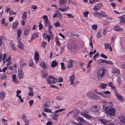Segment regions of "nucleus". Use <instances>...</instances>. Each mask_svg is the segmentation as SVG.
I'll return each mask as SVG.
<instances>
[{
    "label": "nucleus",
    "instance_id": "nucleus-45",
    "mask_svg": "<svg viewBox=\"0 0 125 125\" xmlns=\"http://www.w3.org/2000/svg\"><path fill=\"white\" fill-rule=\"evenodd\" d=\"M105 63L108 64H113V63L112 62L110 61H107L105 60Z\"/></svg>",
    "mask_w": 125,
    "mask_h": 125
},
{
    "label": "nucleus",
    "instance_id": "nucleus-50",
    "mask_svg": "<svg viewBox=\"0 0 125 125\" xmlns=\"http://www.w3.org/2000/svg\"><path fill=\"white\" fill-rule=\"evenodd\" d=\"M125 23V21L124 20H121L119 22V23L121 25H123Z\"/></svg>",
    "mask_w": 125,
    "mask_h": 125
},
{
    "label": "nucleus",
    "instance_id": "nucleus-56",
    "mask_svg": "<svg viewBox=\"0 0 125 125\" xmlns=\"http://www.w3.org/2000/svg\"><path fill=\"white\" fill-rule=\"evenodd\" d=\"M16 97H18V98L20 99V101L21 102L23 103L24 102L23 100L22 99L20 95H19V96H17Z\"/></svg>",
    "mask_w": 125,
    "mask_h": 125
},
{
    "label": "nucleus",
    "instance_id": "nucleus-14",
    "mask_svg": "<svg viewBox=\"0 0 125 125\" xmlns=\"http://www.w3.org/2000/svg\"><path fill=\"white\" fill-rule=\"evenodd\" d=\"M6 95V94L4 91H1L0 92V99L1 101H3L4 99V97Z\"/></svg>",
    "mask_w": 125,
    "mask_h": 125
},
{
    "label": "nucleus",
    "instance_id": "nucleus-59",
    "mask_svg": "<svg viewBox=\"0 0 125 125\" xmlns=\"http://www.w3.org/2000/svg\"><path fill=\"white\" fill-rule=\"evenodd\" d=\"M21 93V91L20 90H18L16 92L17 94L16 96H19V94H20Z\"/></svg>",
    "mask_w": 125,
    "mask_h": 125
},
{
    "label": "nucleus",
    "instance_id": "nucleus-1",
    "mask_svg": "<svg viewBox=\"0 0 125 125\" xmlns=\"http://www.w3.org/2000/svg\"><path fill=\"white\" fill-rule=\"evenodd\" d=\"M103 109L105 110V112L106 114H108L112 116L114 115L115 110L114 108L106 106L105 104L103 105Z\"/></svg>",
    "mask_w": 125,
    "mask_h": 125
},
{
    "label": "nucleus",
    "instance_id": "nucleus-33",
    "mask_svg": "<svg viewBox=\"0 0 125 125\" xmlns=\"http://www.w3.org/2000/svg\"><path fill=\"white\" fill-rule=\"evenodd\" d=\"M29 66L31 67H34V65L33 63V60L32 59L30 60L29 63Z\"/></svg>",
    "mask_w": 125,
    "mask_h": 125
},
{
    "label": "nucleus",
    "instance_id": "nucleus-7",
    "mask_svg": "<svg viewBox=\"0 0 125 125\" xmlns=\"http://www.w3.org/2000/svg\"><path fill=\"white\" fill-rule=\"evenodd\" d=\"M50 103L48 100H46L45 101L42 106L44 108H48L50 105Z\"/></svg>",
    "mask_w": 125,
    "mask_h": 125
},
{
    "label": "nucleus",
    "instance_id": "nucleus-34",
    "mask_svg": "<svg viewBox=\"0 0 125 125\" xmlns=\"http://www.w3.org/2000/svg\"><path fill=\"white\" fill-rule=\"evenodd\" d=\"M104 94H108L107 96H106V97H108L110 96H111V93L110 92L108 91H106L104 92Z\"/></svg>",
    "mask_w": 125,
    "mask_h": 125
},
{
    "label": "nucleus",
    "instance_id": "nucleus-54",
    "mask_svg": "<svg viewBox=\"0 0 125 125\" xmlns=\"http://www.w3.org/2000/svg\"><path fill=\"white\" fill-rule=\"evenodd\" d=\"M63 97L62 96H57L56 97V99L57 100H61L63 99Z\"/></svg>",
    "mask_w": 125,
    "mask_h": 125
},
{
    "label": "nucleus",
    "instance_id": "nucleus-63",
    "mask_svg": "<svg viewBox=\"0 0 125 125\" xmlns=\"http://www.w3.org/2000/svg\"><path fill=\"white\" fill-rule=\"evenodd\" d=\"M63 81V79L61 77L59 78V79L57 81L58 82H61Z\"/></svg>",
    "mask_w": 125,
    "mask_h": 125
},
{
    "label": "nucleus",
    "instance_id": "nucleus-39",
    "mask_svg": "<svg viewBox=\"0 0 125 125\" xmlns=\"http://www.w3.org/2000/svg\"><path fill=\"white\" fill-rule=\"evenodd\" d=\"M105 60H103L102 59H100L97 61V62L100 63H105Z\"/></svg>",
    "mask_w": 125,
    "mask_h": 125
},
{
    "label": "nucleus",
    "instance_id": "nucleus-28",
    "mask_svg": "<svg viewBox=\"0 0 125 125\" xmlns=\"http://www.w3.org/2000/svg\"><path fill=\"white\" fill-rule=\"evenodd\" d=\"M112 73H117L118 74H119L120 73V72L119 71V70L117 68H115L112 71Z\"/></svg>",
    "mask_w": 125,
    "mask_h": 125
},
{
    "label": "nucleus",
    "instance_id": "nucleus-20",
    "mask_svg": "<svg viewBox=\"0 0 125 125\" xmlns=\"http://www.w3.org/2000/svg\"><path fill=\"white\" fill-rule=\"evenodd\" d=\"M115 95L121 101H123L124 100L123 97L120 95L118 94L116 91H115Z\"/></svg>",
    "mask_w": 125,
    "mask_h": 125
},
{
    "label": "nucleus",
    "instance_id": "nucleus-15",
    "mask_svg": "<svg viewBox=\"0 0 125 125\" xmlns=\"http://www.w3.org/2000/svg\"><path fill=\"white\" fill-rule=\"evenodd\" d=\"M75 77L74 75L73 74L69 78V81L70 82V84L72 85L73 84L74 79H75Z\"/></svg>",
    "mask_w": 125,
    "mask_h": 125
},
{
    "label": "nucleus",
    "instance_id": "nucleus-6",
    "mask_svg": "<svg viewBox=\"0 0 125 125\" xmlns=\"http://www.w3.org/2000/svg\"><path fill=\"white\" fill-rule=\"evenodd\" d=\"M80 114L84 117H90V115H88V112L85 110L80 112Z\"/></svg>",
    "mask_w": 125,
    "mask_h": 125
},
{
    "label": "nucleus",
    "instance_id": "nucleus-58",
    "mask_svg": "<svg viewBox=\"0 0 125 125\" xmlns=\"http://www.w3.org/2000/svg\"><path fill=\"white\" fill-rule=\"evenodd\" d=\"M44 23L46 26H47L49 24V20H44Z\"/></svg>",
    "mask_w": 125,
    "mask_h": 125
},
{
    "label": "nucleus",
    "instance_id": "nucleus-25",
    "mask_svg": "<svg viewBox=\"0 0 125 125\" xmlns=\"http://www.w3.org/2000/svg\"><path fill=\"white\" fill-rule=\"evenodd\" d=\"M32 37L31 40L34 39L35 38L39 37V33H34L32 35Z\"/></svg>",
    "mask_w": 125,
    "mask_h": 125
},
{
    "label": "nucleus",
    "instance_id": "nucleus-32",
    "mask_svg": "<svg viewBox=\"0 0 125 125\" xmlns=\"http://www.w3.org/2000/svg\"><path fill=\"white\" fill-rule=\"evenodd\" d=\"M78 121L81 123H83L84 122V120L82 118H78L77 119Z\"/></svg>",
    "mask_w": 125,
    "mask_h": 125
},
{
    "label": "nucleus",
    "instance_id": "nucleus-19",
    "mask_svg": "<svg viewBox=\"0 0 125 125\" xmlns=\"http://www.w3.org/2000/svg\"><path fill=\"white\" fill-rule=\"evenodd\" d=\"M65 110V109L63 108L59 109L58 110H56L55 111V113L54 114V116L55 117H58L59 115L58 114H57L59 112H61L62 111H64Z\"/></svg>",
    "mask_w": 125,
    "mask_h": 125
},
{
    "label": "nucleus",
    "instance_id": "nucleus-8",
    "mask_svg": "<svg viewBox=\"0 0 125 125\" xmlns=\"http://www.w3.org/2000/svg\"><path fill=\"white\" fill-rule=\"evenodd\" d=\"M67 2V0H59V4L60 7L66 5Z\"/></svg>",
    "mask_w": 125,
    "mask_h": 125
},
{
    "label": "nucleus",
    "instance_id": "nucleus-51",
    "mask_svg": "<svg viewBox=\"0 0 125 125\" xmlns=\"http://www.w3.org/2000/svg\"><path fill=\"white\" fill-rule=\"evenodd\" d=\"M89 12L88 11H86L84 12L83 13V16L84 17H86L87 16Z\"/></svg>",
    "mask_w": 125,
    "mask_h": 125
},
{
    "label": "nucleus",
    "instance_id": "nucleus-38",
    "mask_svg": "<svg viewBox=\"0 0 125 125\" xmlns=\"http://www.w3.org/2000/svg\"><path fill=\"white\" fill-rule=\"evenodd\" d=\"M96 93L104 97H106V96L104 95V92H97Z\"/></svg>",
    "mask_w": 125,
    "mask_h": 125
},
{
    "label": "nucleus",
    "instance_id": "nucleus-41",
    "mask_svg": "<svg viewBox=\"0 0 125 125\" xmlns=\"http://www.w3.org/2000/svg\"><path fill=\"white\" fill-rule=\"evenodd\" d=\"M17 37H20L21 36V32L22 31L20 30L19 29H18L17 30Z\"/></svg>",
    "mask_w": 125,
    "mask_h": 125
},
{
    "label": "nucleus",
    "instance_id": "nucleus-31",
    "mask_svg": "<svg viewBox=\"0 0 125 125\" xmlns=\"http://www.w3.org/2000/svg\"><path fill=\"white\" fill-rule=\"evenodd\" d=\"M22 18L23 20H26L27 18V13L26 12L24 11L23 12Z\"/></svg>",
    "mask_w": 125,
    "mask_h": 125
},
{
    "label": "nucleus",
    "instance_id": "nucleus-11",
    "mask_svg": "<svg viewBox=\"0 0 125 125\" xmlns=\"http://www.w3.org/2000/svg\"><path fill=\"white\" fill-rule=\"evenodd\" d=\"M18 76L20 79L23 77L24 76V73L22 70L21 69H18Z\"/></svg>",
    "mask_w": 125,
    "mask_h": 125
},
{
    "label": "nucleus",
    "instance_id": "nucleus-17",
    "mask_svg": "<svg viewBox=\"0 0 125 125\" xmlns=\"http://www.w3.org/2000/svg\"><path fill=\"white\" fill-rule=\"evenodd\" d=\"M114 29V31H123V29L120 28L119 26L118 25L115 26Z\"/></svg>",
    "mask_w": 125,
    "mask_h": 125
},
{
    "label": "nucleus",
    "instance_id": "nucleus-64",
    "mask_svg": "<svg viewBox=\"0 0 125 125\" xmlns=\"http://www.w3.org/2000/svg\"><path fill=\"white\" fill-rule=\"evenodd\" d=\"M121 20H124L125 19V14L122 16H121L119 17Z\"/></svg>",
    "mask_w": 125,
    "mask_h": 125
},
{
    "label": "nucleus",
    "instance_id": "nucleus-49",
    "mask_svg": "<svg viewBox=\"0 0 125 125\" xmlns=\"http://www.w3.org/2000/svg\"><path fill=\"white\" fill-rule=\"evenodd\" d=\"M99 120L103 124H105L106 123V121L103 119H100Z\"/></svg>",
    "mask_w": 125,
    "mask_h": 125
},
{
    "label": "nucleus",
    "instance_id": "nucleus-5",
    "mask_svg": "<svg viewBox=\"0 0 125 125\" xmlns=\"http://www.w3.org/2000/svg\"><path fill=\"white\" fill-rule=\"evenodd\" d=\"M47 83L49 84L55 83L57 82V80L52 76H49L46 79Z\"/></svg>",
    "mask_w": 125,
    "mask_h": 125
},
{
    "label": "nucleus",
    "instance_id": "nucleus-12",
    "mask_svg": "<svg viewBox=\"0 0 125 125\" xmlns=\"http://www.w3.org/2000/svg\"><path fill=\"white\" fill-rule=\"evenodd\" d=\"M98 107L96 105H93L91 107L90 110L94 112H96L98 110Z\"/></svg>",
    "mask_w": 125,
    "mask_h": 125
},
{
    "label": "nucleus",
    "instance_id": "nucleus-35",
    "mask_svg": "<svg viewBox=\"0 0 125 125\" xmlns=\"http://www.w3.org/2000/svg\"><path fill=\"white\" fill-rule=\"evenodd\" d=\"M13 81L15 82H17L18 81L16 79V75L15 74H13L12 76Z\"/></svg>",
    "mask_w": 125,
    "mask_h": 125
},
{
    "label": "nucleus",
    "instance_id": "nucleus-53",
    "mask_svg": "<svg viewBox=\"0 0 125 125\" xmlns=\"http://www.w3.org/2000/svg\"><path fill=\"white\" fill-rule=\"evenodd\" d=\"M7 76L5 75H4L1 76V79L3 80L7 78Z\"/></svg>",
    "mask_w": 125,
    "mask_h": 125
},
{
    "label": "nucleus",
    "instance_id": "nucleus-2",
    "mask_svg": "<svg viewBox=\"0 0 125 125\" xmlns=\"http://www.w3.org/2000/svg\"><path fill=\"white\" fill-rule=\"evenodd\" d=\"M80 113V111L77 108H76L69 112L67 115V117H80L79 116Z\"/></svg>",
    "mask_w": 125,
    "mask_h": 125
},
{
    "label": "nucleus",
    "instance_id": "nucleus-61",
    "mask_svg": "<svg viewBox=\"0 0 125 125\" xmlns=\"http://www.w3.org/2000/svg\"><path fill=\"white\" fill-rule=\"evenodd\" d=\"M31 7L32 9L35 10L36 9L37 7L36 5L34 4Z\"/></svg>",
    "mask_w": 125,
    "mask_h": 125
},
{
    "label": "nucleus",
    "instance_id": "nucleus-24",
    "mask_svg": "<svg viewBox=\"0 0 125 125\" xmlns=\"http://www.w3.org/2000/svg\"><path fill=\"white\" fill-rule=\"evenodd\" d=\"M18 24V21H16L15 22H13L12 24V27L13 29H15L17 28Z\"/></svg>",
    "mask_w": 125,
    "mask_h": 125
},
{
    "label": "nucleus",
    "instance_id": "nucleus-47",
    "mask_svg": "<svg viewBox=\"0 0 125 125\" xmlns=\"http://www.w3.org/2000/svg\"><path fill=\"white\" fill-rule=\"evenodd\" d=\"M92 29L94 30H95L97 28V26L96 25H93L92 26Z\"/></svg>",
    "mask_w": 125,
    "mask_h": 125
},
{
    "label": "nucleus",
    "instance_id": "nucleus-43",
    "mask_svg": "<svg viewBox=\"0 0 125 125\" xmlns=\"http://www.w3.org/2000/svg\"><path fill=\"white\" fill-rule=\"evenodd\" d=\"M46 44V42L43 41L41 44V46L44 48L45 47Z\"/></svg>",
    "mask_w": 125,
    "mask_h": 125
},
{
    "label": "nucleus",
    "instance_id": "nucleus-22",
    "mask_svg": "<svg viewBox=\"0 0 125 125\" xmlns=\"http://www.w3.org/2000/svg\"><path fill=\"white\" fill-rule=\"evenodd\" d=\"M30 30V27L29 26H28L25 29L24 32V34L25 35H27L28 34Z\"/></svg>",
    "mask_w": 125,
    "mask_h": 125
},
{
    "label": "nucleus",
    "instance_id": "nucleus-48",
    "mask_svg": "<svg viewBox=\"0 0 125 125\" xmlns=\"http://www.w3.org/2000/svg\"><path fill=\"white\" fill-rule=\"evenodd\" d=\"M54 25L56 27H58L60 26V23L59 21H58L56 23H54Z\"/></svg>",
    "mask_w": 125,
    "mask_h": 125
},
{
    "label": "nucleus",
    "instance_id": "nucleus-62",
    "mask_svg": "<svg viewBox=\"0 0 125 125\" xmlns=\"http://www.w3.org/2000/svg\"><path fill=\"white\" fill-rule=\"evenodd\" d=\"M34 102V101L33 100H31L29 101V103L30 106H31L33 104Z\"/></svg>",
    "mask_w": 125,
    "mask_h": 125
},
{
    "label": "nucleus",
    "instance_id": "nucleus-18",
    "mask_svg": "<svg viewBox=\"0 0 125 125\" xmlns=\"http://www.w3.org/2000/svg\"><path fill=\"white\" fill-rule=\"evenodd\" d=\"M6 20L5 18H3L0 21L1 23L3 25H4L5 26H7L8 25L9 22H8L6 21L5 22Z\"/></svg>",
    "mask_w": 125,
    "mask_h": 125
},
{
    "label": "nucleus",
    "instance_id": "nucleus-60",
    "mask_svg": "<svg viewBox=\"0 0 125 125\" xmlns=\"http://www.w3.org/2000/svg\"><path fill=\"white\" fill-rule=\"evenodd\" d=\"M108 27H106L104 29V31L103 32V33L104 35H105L106 32H107V30H106L107 28H108Z\"/></svg>",
    "mask_w": 125,
    "mask_h": 125
},
{
    "label": "nucleus",
    "instance_id": "nucleus-37",
    "mask_svg": "<svg viewBox=\"0 0 125 125\" xmlns=\"http://www.w3.org/2000/svg\"><path fill=\"white\" fill-rule=\"evenodd\" d=\"M109 44H108L107 43H104V48L105 50H107L109 47Z\"/></svg>",
    "mask_w": 125,
    "mask_h": 125
},
{
    "label": "nucleus",
    "instance_id": "nucleus-30",
    "mask_svg": "<svg viewBox=\"0 0 125 125\" xmlns=\"http://www.w3.org/2000/svg\"><path fill=\"white\" fill-rule=\"evenodd\" d=\"M5 40V37L3 36H2L0 35V46H1L3 43L2 40L4 41Z\"/></svg>",
    "mask_w": 125,
    "mask_h": 125
},
{
    "label": "nucleus",
    "instance_id": "nucleus-55",
    "mask_svg": "<svg viewBox=\"0 0 125 125\" xmlns=\"http://www.w3.org/2000/svg\"><path fill=\"white\" fill-rule=\"evenodd\" d=\"M23 119L25 123H29V120L27 119V118H23Z\"/></svg>",
    "mask_w": 125,
    "mask_h": 125
},
{
    "label": "nucleus",
    "instance_id": "nucleus-10",
    "mask_svg": "<svg viewBox=\"0 0 125 125\" xmlns=\"http://www.w3.org/2000/svg\"><path fill=\"white\" fill-rule=\"evenodd\" d=\"M73 61L71 59H70L69 61L68 62V64L67 67L69 68L70 69L73 67Z\"/></svg>",
    "mask_w": 125,
    "mask_h": 125
},
{
    "label": "nucleus",
    "instance_id": "nucleus-52",
    "mask_svg": "<svg viewBox=\"0 0 125 125\" xmlns=\"http://www.w3.org/2000/svg\"><path fill=\"white\" fill-rule=\"evenodd\" d=\"M103 17H106L107 19H108L109 20H112V19L111 17H109L106 14H104V16H103Z\"/></svg>",
    "mask_w": 125,
    "mask_h": 125
},
{
    "label": "nucleus",
    "instance_id": "nucleus-16",
    "mask_svg": "<svg viewBox=\"0 0 125 125\" xmlns=\"http://www.w3.org/2000/svg\"><path fill=\"white\" fill-rule=\"evenodd\" d=\"M39 54L38 52H37L35 53V55L34 57V60L36 63L38 62L39 60Z\"/></svg>",
    "mask_w": 125,
    "mask_h": 125
},
{
    "label": "nucleus",
    "instance_id": "nucleus-44",
    "mask_svg": "<svg viewBox=\"0 0 125 125\" xmlns=\"http://www.w3.org/2000/svg\"><path fill=\"white\" fill-rule=\"evenodd\" d=\"M55 41L56 44L57 45H59L60 44V42L59 41L58 38L57 37H56V38Z\"/></svg>",
    "mask_w": 125,
    "mask_h": 125
},
{
    "label": "nucleus",
    "instance_id": "nucleus-13",
    "mask_svg": "<svg viewBox=\"0 0 125 125\" xmlns=\"http://www.w3.org/2000/svg\"><path fill=\"white\" fill-rule=\"evenodd\" d=\"M103 6V5L101 3H98L93 7V9L95 10H98Z\"/></svg>",
    "mask_w": 125,
    "mask_h": 125
},
{
    "label": "nucleus",
    "instance_id": "nucleus-46",
    "mask_svg": "<svg viewBox=\"0 0 125 125\" xmlns=\"http://www.w3.org/2000/svg\"><path fill=\"white\" fill-rule=\"evenodd\" d=\"M99 1V0H89V2L90 3L93 4L94 2H98Z\"/></svg>",
    "mask_w": 125,
    "mask_h": 125
},
{
    "label": "nucleus",
    "instance_id": "nucleus-42",
    "mask_svg": "<svg viewBox=\"0 0 125 125\" xmlns=\"http://www.w3.org/2000/svg\"><path fill=\"white\" fill-rule=\"evenodd\" d=\"M61 69L62 70H64L66 68V67L64 65V64L63 62H61Z\"/></svg>",
    "mask_w": 125,
    "mask_h": 125
},
{
    "label": "nucleus",
    "instance_id": "nucleus-40",
    "mask_svg": "<svg viewBox=\"0 0 125 125\" xmlns=\"http://www.w3.org/2000/svg\"><path fill=\"white\" fill-rule=\"evenodd\" d=\"M44 111L45 112L49 113H51L52 112L51 110L50 109H48L47 108H45Z\"/></svg>",
    "mask_w": 125,
    "mask_h": 125
},
{
    "label": "nucleus",
    "instance_id": "nucleus-21",
    "mask_svg": "<svg viewBox=\"0 0 125 125\" xmlns=\"http://www.w3.org/2000/svg\"><path fill=\"white\" fill-rule=\"evenodd\" d=\"M70 46V47L69 48L71 52H73L76 51V47L75 45L74 44H72Z\"/></svg>",
    "mask_w": 125,
    "mask_h": 125
},
{
    "label": "nucleus",
    "instance_id": "nucleus-27",
    "mask_svg": "<svg viewBox=\"0 0 125 125\" xmlns=\"http://www.w3.org/2000/svg\"><path fill=\"white\" fill-rule=\"evenodd\" d=\"M107 84H106L101 83L100 84V86L102 89H105L107 87Z\"/></svg>",
    "mask_w": 125,
    "mask_h": 125
},
{
    "label": "nucleus",
    "instance_id": "nucleus-23",
    "mask_svg": "<svg viewBox=\"0 0 125 125\" xmlns=\"http://www.w3.org/2000/svg\"><path fill=\"white\" fill-rule=\"evenodd\" d=\"M40 65L41 67L45 69H47V66L44 62H42L40 64Z\"/></svg>",
    "mask_w": 125,
    "mask_h": 125
},
{
    "label": "nucleus",
    "instance_id": "nucleus-57",
    "mask_svg": "<svg viewBox=\"0 0 125 125\" xmlns=\"http://www.w3.org/2000/svg\"><path fill=\"white\" fill-rule=\"evenodd\" d=\"M48 33L49 34V35L51 37H52L53 35L52 34V32L51 30H49L48 31Z\"/></svg>",
    "mask_w": 125,
    "mask_h": 125
},
{
    "label": "nucleus",
    "instance_id": "nucleus-4",
    "mask_svg": "<svg viewBox=\"0 0 125 125\" xmlns=\"http://www.w3.org/2000/svg\"><path fill=\"white\" fill-rule=\"evenodd\" d=\"M87 96L89 98L94 100H99L100 97L93 92H89L87 94Z\"/></svg>",
    "mask_w": 125,
    "mask_h": 125
},
{
    "label": "nucleus",
    "instance_id": "nucleus-26",
    "mask_svg": "<svg viewBox=\"0 0 125 125\" xmlns=\"http://www.w3.org/2000/svg\"><path fill=\"white\" fill-rule=\"evenodd\" d=\"M43 37H45L47 38L48 39V41L49 42L50 41V39L52 37H51L50 36L48 35L46 33H45L43 34Z\"/></svg>",
    "mask_w": 125,
    "mask_h": 125
},
{
    "label": "nucleus",
    "instance_id": "nucleus-36",
    "mask_svg": "<svg viewBox=\"0 0 125 125\" xmlns=\"http://www.w3.org/2000/svg\"><path fill=\"white\" fill-rule=\"evenodd\" d=\"M118 119L122 123H125V118H118Z\"/></svg>",
    "mask_w": 125,
    "mask_h": 125
},
{
    "label": "nucleus",
    "instance_id": "nucleus-3",
    "mask_svg": "<svg viewBox=\"0 0 125 125\" xmlns=\"http://www.w3.org/2000/svg\"><path fill=\"white\" fill-rule=\"evenodd\" d=\"M106 71L104 69V67L99 69L97 73V75L98 76V80H100L103 78L106 73Z\"/></svg>",
    "mask_w": 125,
    "mask_h": 125
},
{
    "label": "nucleus",
    "instance_id": "nucleus-9",
    "mask_svg": "<svg viewBox=\"0 0 125 125\" xmlns=\"http://www.w3.org/2000/svg\"><path fill=\"white\" fill-rule=\"evenodd\" d=\"M17 40L18 42V46L20 49H24V47L23 46V44L21 42L19 41V39L17 38Z\"/></svg>",
    "mask_w": 125,
    "mask_h": 125
},
{
    "label": "nucleus",
    "instance_id": "nucleus-29",
    "mask_svg": "<svg viewBox=\"0 0 125 125\" xmlns=\"http://www.w3.org/2000/svg\"><path fill=\"white\" fill-rule=\"evenodd\" d=\"M58 64V63L56 61H53L52 63L51 66L52 68L56 66Z\"/></svg>",
    "mask_w": 125,
    "mask_h": 125
}]
</instances>
